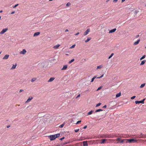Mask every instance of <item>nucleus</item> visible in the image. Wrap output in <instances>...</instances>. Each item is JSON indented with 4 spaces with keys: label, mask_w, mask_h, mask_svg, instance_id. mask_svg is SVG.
<instances>
[{
    "label": "nucleus",
    "mask_w": 146,
    "mask_h": 146,
    "mask_svg": "<svg viewBox=\"0 0 146 146\" xmlns=\"http://www.w3.org/2000/svg\"><path fill=\"white\" fill-rule=\"evenodd\" d=\"M60 135V133H58L54 135L48 136V137L50 139V140L52 141L55 140L56 138L59 137Z\"/></svg>",
    "instance_id": "obj_1"
},
{
    "label": "nucleus",
    "mask_w": 146,
    "mask_h": 146,
    "mask_svg": "<svg viewBox=\"0 0 146 146\" xmlns=\"http://www.w3.org/2000/svg\"><path fill=\"white\" fill-rule=\"evenodd\" d=\"M139 140H137L134 139H127V141H126V143L128 142L129 143H132V142H137Z\"/></svg>",
    "instance_id": "obj_2"
},
{
    "label": "nucleus",
    "mask_w": 146,
    "mask_h": 146,
    "mask_svg": "<svg viewBox=\"0 0 146 146\" xmlns=\"http://www.w3.org/2000/svg\"><path fill=\"white\" fill-rule=\"evenodd\" d=\"M103 137L106 138H113V134H106L104 135Z\"/></svg>",
    "instance_id": "obj_3"
},
{
    "label": "nucleus",
    "mask_w": 146,
    "mask_h": 146,
    "mask_svg": "<svg viewBox=\"0 0 146 146\" xmlns=\"http://www.w3.org/2000/svg\"><path fill=\"white\" fill-rule=\"evenodd\" d=\"M145 100V99H144L143 100L141 101H135V103L136 104L140 103L144 104Z\"/></svg>",
    "instance_id": "obj_4"
},
{
    "label": "nucleus",
    "mask_w": 146,
    "mask_h": 146,
    "mask_svg": "<svg viewBox=\"0 0 146 146\" xmlns=\"http://www.w3.org/2000/svg\"><path fill=\"white\" fill-rule=\"evenodd\" d=\"M8 30L7 28L3 29L0 32V34H3L6 32Z\"/></svg>",
    "instance_id": "obj_5"
},
{
    "label": "nucleus",
    "mask_w": 146,
    "mask_h": 146,
    "mask_svg": "<svg viewBox=\"0 0 146 146\" xmlns=\"http://www.w3.org/2000/svg\"><path fill=\"white\" fill-rule=\"evenodd\" d=\"M90 31V29H87L84 33V35L85 36L87 35L88 33Z\"/></svg>",
    "instance_id": "obj_6"
},
{
    "label": "nucleus",
    "mask_w": 146,
    "mask_h": 146,
    "mask_svg": "<svg viewBox=\"0 0 146 146\" xmlns=\"http://www.w3.org/2000/svg\"><path fill=\"white\" fill-rule=\"evenodd\" d=\"M27 52V51L25 49H23L22 51H21L20 52V54H26Z\"/></svg>",
    "instance_id": "obj_7"
},
{
    "label": "nucleus",
    "mask_w": 146,
    "mask_h": 146,
    "mask_svg": "<svg viewBox=\"0 0 146 146\" xmlns=\"http://www.w3.org/2000/svg\"><path fill=\"white\" fill-rule=\"evenodd\" d=\"M33 97H29L27 101L25 102V103H27L29 102L32 99Z\"/></svg>",
    "instance_id": "obj_8"
},
{
    "label": "nucleus",
    "mask_w": 146,
    "mask_h": 146,
    "mask_svg": "<svg viewBox=\"0 0 146 146\" xmlns=\"http://www.w3.org/2000/svg\"><path fill=\"white\" fill-rule=\"evenodd\" d=\"M9 55L8 54H6L3 58V60H6L8 58Z\"/></svg>",
    "instance_id": "obj_9"
},
{
    "label": "nucleus",
    "mask_w": 146,
    "mask_h": 146,
    "mask_svg": "<svg viewBox=\"0 0 146 146\" xmlns=\"http://www.w3.org/2000/svg\"><path fill=\"white\" fill-rule=\"evenodd\" d=\"M107 140L105 139H102L100 140L101 142H100V144H104L105 143V141H106Z\"/></svg>",
    "instance_id": "obj_10"
},
{
    "label": "nucleus",
    "mask_w": 146,
    "mask_h": 146,
    "mask_svg": "<svg viewBox=\"0 0 146 146\" xmlns=\"http://www.w3.org/2000/svg\"><path fill=\"white\" fill-rule=\"evenodd\" d=\"M125 141L126 142L127 141V139H122L120 141V142H119V141H117V143H123L124 141Z\"/></svg>",
    "instance_id": "obj_11"
},
{
    "label": "nucleus",
    "mask_w": 146,
    "mask_h": 146,
    "mask_svg": "<svg viewBox=\"0 0 146 146\" xmlns=\"http://www.w3.org/2000/svg\"><path fill=\"white\" fill-rule=\"evenodd\" d=\"M83 146H88L87 141H84L83 142Z\"/></svg>",
    "instance_id": "obj_12"
},
{
    "label": "nucleus",
    "mask_w": 146,
    "mask_h": 146,
    "mask_svg": "<svg viewBox=\"0 0 146 146\" xmlns=\"http://www.w3.org/2000/svg\"><path fill=\"white\" fill-rule=\"evenodd\" d=\"M140 135L141 136V138L146 137V135L143 134L142 133H140Z\"/></svg>",
    "instance_id": "obj_13"
},
{
    "label": "nucleus",
    "mask_w": 146,
    "mask_h": 146,
    "mask_svg": "<svg viewBox=\"0 0 146 146\" xmlns=\"http://www.w3.org/2000/svg\"><path fill=\"white\" fill-rule=\"evenodd\" d=\"M40 34V32H36L33 35V36H38Z\"/></svg>",
    "instance_id": "obj_14"
},
{
    "label": "nucleus",
    "mask_w": 146,
    "mask_h": 146,
    "mask_svg": "<svg viewBox=\"0 0 146 146\" xmlns=\"http://www.w3.org/2000/svg\"><path fill=\"white\" fill-rule=\"evenodd\" d=\"M68 67V65H65L64 66L63 68H62L61 70H65L67 69Z\"/></svg>",
    "instance_id": "obj_15"
},
{
    "label": "nucleus",
    "mask_w": 146,
    "mask_h": 146,
    "mask_svg": "<svg viewBox=\"0 0 146 146\" xmlns=\"http://www.w3.org/2000/svg\"><path fill=\"white\" fill-rule=\"evenodd\" d=\"M116 30V28L114 29H112L110 31L109 33H111L114 32H115Z\"/></svg>",
    "instance_id": "obj_16"
},
{
    "label": "nucleus",
    "mask_w": 146,
    "mask_h": 146,
    "mask_svg": "<svg viewBox=\"0 0 146 146\" xmlns=\"http://www.w3.org/2000/svg\"><path fill=\"white\" fill-rule=\"evenodd\" d=\"M17 66V64H16L15 65H13L12 67L11 68V70H13L16 68V66Z\"/></svg>",
    "instance_id": "obj_17"
},
{
    "label": "nucleus",
    "mask_w": 146,
    "mask_h": 146,
    "mask_svg": "<svg viewBox=\"0 0 146 146\" xmlns=\"http://www.w3.org/2000/svg\"><path fill=\"white\" fill-rule=\"evenodd\" d=\"M140 39L138 40L136 42H135L133 43V45H137V44H139V42H140Z\"/></svg>",
    "instance_id": "obj_18"
},
{
    "label": "nucleus",
    "mask_w": 146,
    "mask_h": 146,
    "mask_svg": "<svg viewBox=\"0 0 146 146\" xmlns=\"http://www.w3.org/2000/svg\"><path fill=\"white\" fill-rule=\"evenodd\" d=\"M60 46V44H57L54 46L53 48L55 49L58 48Z\"/></svg>",
    "instance_id": "obj_19"
},
{
    "label": "nucleus",
    "mask_w": 146,
    "mask_h": 146,
    "mask_svg": "<svg viewBox=\"0 0 146 146\" xmlns=\"http://www.w3.org/2000/svg\"><path fill=\"white\" fill-rule=\"evenodd\" d=\"M55 78H51L48 80V82H51Z\"/></svg>",
    "instance_id": "obj_20"
},
{
    "label": "nucleus",
    "mask_w": 146,
    "mask_h": 146,
    "mask_svg": "<svg viewBox=\"0 0 146 146\" xmlns=\"http://www.w3.org/2000/svg\"><path fill=\"white\" fill-rule=\"evenodd\" d=\"M146 62V60H144L142 61L141 62V63L140 64V65H144L145 64V63Z\"/></svg>",
    "instance_id": "obj_21"
},
{
    "label": "nucleus",
    "mask_w": 146,
    "mask_h": 146,
    "mask_svg": "<svg viewBox=\"0 0 146 146\" xmlns=\"http://www.w3.org/2000/svg\"><path fill=\"white\" fill-rule=\"evenodd\" d=\"M121 95V93L120 92L119 93H118V94H117L116 95V98H118L119 97H120Z\"/></svg>",
    "instance_id": "obj_22"
},
{
    "label": "nucleus",
    "mask_w": 146,
    "mask_h": 146,
    "mask_svg": "<svg viewBox=\"0 0 146 146\" xmlns=\"http://www.w3.org/2000/svg\"><path fill=\"white\" fill-rule=\"evenodd\" d=\"M91 39V38H88L85 41L86 42H87L89 41Z\"/></svg>",
    "instance_id": "obj_23"
},
{
    "label": "nucleus",
    "mask_w": 146,
    "mask_h": 146,
    "mask_svg": "<svg viewBox=\"0 0 146 146\" xmlns=\"http://www.w3.org/2000/svg\"><path fill=\"white\" fill-rule=\"evenodd\" d=\"M36 80V78H32L31 80V82H33L35 81Z\"/></svg>",
    "instance_id": "obj_24"
},
{
    "label": "nucleus",
    "mask_w": 146,
    "mask_h": 146,
    "mask_svg": "<svg viewBox=\"0 0 146 146\" xmlns=\"http://www.w3.org/2000/svg\"><path fill=\"white\" fill-rule=\"evenodd\" d=\"M96 78V76H94V77H93V78H92V80H91V82H93L94 81V79H95V78Z\"/></svg>",
    "instance_id": "obj_25"
},
{
    "label": "nucleus",
    "mask_w": 146,
    "mask_h": 146,
    "mask_svg": "<svg viewBox=\"0 0 146 146\" xmlns=\"http://www.w3.org/2000/svg\"><path fill=\"white\" fill-rule=\"evenodd\" d=\"M93 110H91L88 113V115H90L92 114V113L93 112Z\"/></svg>",
    "instance_id": "obj_26"
},
{
    "label": "nucleus",
    "mask_w": 146,
    "mask_h": 146,
    "mask_svg": "<svg viewBox=\"0 0 146 146\" xmlns=\"http://www.w3.org/2000/svg\"><path fill=\"white\" fill-rule=\"evenodd\" d=\"M103 110L100 109H98L97 110H96V111H95V112H98L100 111H102Z\"/></svg>",
    "instance_id": "obj_27"
},
{
    "label": "nucleus",
    "mask_w": 146,
    "mask_h": 146,
    "mask_svg": "<svg viewBox=\"0 0 146 146\" xmlns=\"http://www.w3.org/2000/svg\"><path fill=\"white\" fill-rule=\"evenodd\" d=\"M146 56L145 55H144L143 56L141 57L140 58V60H141L142 59H144Z\"/></svg>",
    "instance_id": "obj_28"
},
{
    "label": "nucleus",
    "mask_w": 146,
    "mask_h": 146,
    "mask_svg": "<svg viewBox=\"0 0 146 146\" xmlns=\"http://www.w3.org/2000/svg\"><path fill=\"white\" fill-rule=\"evenodd\" d=\"M145 83L142 84L140 86V88H143V87H144L145 86Z\"/></svg>",
    "instance_id": "obj_29"
},
{
    "label": "nucleus",
    "mask_w": 146,
    "mask_h": 146,
    "mask_svg": "<svg viewBox=\"0 0 146 146\" xmlns=\"http://www.w3.org/2000/svg\"><path fill=\"white\" fill-rule=\"evenodd\" d=\"M102 67V65H101L99 66H98L97 67V69H100Z\"/></svg>",
    "instance_id": "obj_30"
},
{
    "label": "nucleus",
    "mask_w": 146,
    "mask_h": 146,
    "mask_svg": "<svg viewBox=\"0 0 146 146\" xmlns=\"http://www.w3.org/2000/svg\"><path fill=\"white\" fill-rule=\"evenodd\" d=\"M74 59H72L69 62V64L71 63H72L73 62H74Z\"/></svg>",
    "instance_id": "obj_31"
},
{
    "label": "nucleus",
    "mask_w": 146,
    "mask_h": 146,
    "mask_svg": "<svg viewBox=\"0 0 146 146\" xmlns=\"http://www.w3.org/2000/svg\"><path fill=\"white\" fill-rule=\"evenodd\" d=\"M70 5H71V3L70 2L66 4V6H68V7L70 6Z\"/></svg>",
    "instance_id": "obj_32"
},
{
    "label": "nucleus",
    "mask_w": 146,
    "mask_h": 146,
    "mask_svg": "<svg viewBox=\"0 0 146 146\" xmlns=\"http://www.w3.org/2000/svg\"><path fill=\"white\" fill-rule=\"evenodd\" d=\"M136 138H141V136H140V135H137L136 136Z\"/></svg>",
    "instance_id": "obj_33"
},
{
    "label": "nucleus",
    "mask_w": 146,
    "mask_h": 146,
    "mask_svg": "<svg viewBox=\"0 0 146 146\" xmlns=\"http://www.w3.org/2000/svg\"><path fill=\"white\" fill-rule=\"evenodd\" d=\"M113 54H114L113 53H112L111 54V55H110V56L109 57L108 59H110V58H111L113 56Z\"/></svg>",
    "instance_id": "obj_34"
},
{
    "label": "nucleus",
    "mask_w": 146,
    "mask_h": 146,
    "mask_svg": "<svg viewBox=\"0 0 146 146\" xmlns=\"http://www.w3.org/2000/svg\"><path fill=\"white\" fill-rule=\"evenodd\" d=\"M75 46H76L75 44L73 45L72 46H71L70 47V49H72V48H74L75 47Z\"/></svg>",
    "instance_id": "obj_35"
},
{
    "label": "nucleus",
    "mask_w": 146,
    "mask_h": 146,
    "mask_svg": "<svg viewBox=\"0 0 146 146\" xmlns=\"http://www.w3.org/2000/svg\"><path fill=\"white\" fill-rule=\"evenodd\" d=\"M68 143L67 142H64V143H61V145L62 146V145H64L66 144H67Z\"/></svg>",
    "instance_id": "obj_36"
},
{
    "label": "nucleus",
    "mask_w": 146,
    "mask_h": 146,
    "mask_svg": "<svg viewBox=\"0 0 146 146\" xmlns=\"http://www.w3.org/2000/svg\"><path fill=\"white\" fill-rule=\"evenodd\" d=\"M101 104V103H99L98 104H97L96 105V107H98L99 106H100Z\"/></svg>",
    "instance_id": "obj_37"
},
{
    "label": "nucleus",
    "mask_w": 146,
    "mask_h": 146,
    "mask_svg": "<svg viewBox=\"0 0 146 146\" xmlns=\"http://www.w3.org/2000/svg\"><path fill=\"white\" fill-rule=\"evenodd\" d=\"M108 140L109 141V142H108V143H111V141H113V140H113V139H109Z\"/></svg>",
    "instance_id": "obj_38"
},
{
    "label": "nucleus",
    "mask_w": 146,
    "mask_h": 146,
    "mask_svg": "<svg viewBox=\"0 0 146 146\" xmlns=\"http://www.w3.org/2000/svg\"><path fill=\"white\" fill-rule=\"evenodd\" d=\"M19 5V4H17L15 5L13 7V8H15L17 6Z\"/></svg>",
    "instance_id": "obj_39"
},
{
    "label": "nucleus",
    "mask_w": 146,
    "mask_h": 146,
    "mask_svg": "<svg viewBox=\"0 0 146 146\" xmlns=\"http://www.w3.org/2000/svg\"><path fill=\"white\" fill-rule=\"evenodd\" d=\"M64 124H62V125H60V126H59V127L60 128H62V127H63V126H64Z\"/></svg>",
    "instance_id": "obj_40"
},
{
    "label": "nucleus",
    "mask_w": 146,
    "mask_h": 146,
    "mask_svg": "<svg viewBox=\"0 0 146 146\" xmlns=\"http://www.w3.org/2000/svg\"><path fill=\"white\" fill-rule=\"evenodd\" d=\"M116 140V141H119L121 140V139L120 138H118Z\"/></svg>",
    "instance_id": "obj_41"
},
{
    "label": "nucleus",
    "mask_w": 146,
    "mask_h": 146,
    "mask_svg": "<svg viewBox=\"0 0 146 146\" xmlns=\"http://www.w3.org/2000/svg\"><path fill=\"white\" fill-rule=\"evenodd\" d=\"M102 88V86H100L97 89V91H98L100 90Z\"/></svg>",
    "instance_id": "obj_42"
},
{
    "label": "nucleus",
    "mask_w": 146,
    "mask_h": 146,
    "mask_svg": "<svg viewBox=\"0 0 146 146\" xmlns=\"http://www.w3.org/2000/svg\"><path fill=\"white\" fill-rule=\"evenodd\" d=\"M136 97V96H134L132 97H131V99H134Z\"/></svg>",
    "instance_id": "obj_43"
},
{
    "label": "nucleus",
    "mask_w": 146,
    "mask_h": 146,
    "mask_svg": "<svg viewBox=\"0 0 146 146\" xmlns=\"http://www.w3.org/2000/svg\"><path fill=\"white\" fill-rule=\"evenodd\" d=\"M79 129H75L74 130V131L75 132H77L79 131Z\"/></svg>",
    "instance_id": "obj_44"
},
{
    "label": "nucleus",
    "mask_w": 146,
    "mask_h": 146,
    "mask_svg": "<svg viewBox=\"0 0 146 146\" xmlns=\"http://www.w3.org/2000/svg\"><path fill=\"white\" fill-rule=\"evenodd\" d=\"M103 76H104V74H103L101 76H100V77H97V78H101Z\"/></svg>",
    "instance_id": "obj_45"
},
{
    "label": "nucleus",
    "mask_w": 146,
    "mask_h": 146,
    "mask_svg": "<svg viewBox=\"0 0 146 146\" xmlns=\"http://www.w3.org/2000/svg\"><path fill=\"white\" fill-rule=\"evenodd\" d=\"M118 0H113V2L114 3H116L117 2Z\"/></svg>",
    "instance_id": "obj_46"
},
{
    "label": "nucleus",
    "mask_w": 146,
    "mask_h": 146,
    "mask_svg": "<svg viewBox=\"0 0 146 146\" xmlns=\"http://www.w3.org/2000/svg\"><path fill=\"white\" fill-rule=\"evenodd\" d=\"M65 138V137H62L60 139V140H63V139H64Z\"/></svg>",
    "instance_id": "obj_47"
},
{
    "label": "nucleus",
    "mask_w": 146,
    "mask_h": 146,
    "mask_svg": "<svg viewBox=\"0 0 146 146\" xmlns=\"http://www.w3.org/2000/svg\"><path fill=\"white\" fill-rule=\"evenodd\" d=\"M81 122V121H78L77 122V123H76V124H79V123H80Z\"/></svg>",
    "instance_id": "obj_48"
},
{
    "label": "nucleus",
    "mask_w": 146,
    "mask_h": 146,
    "mask_svg": "<svg viewBox=\"0 0 146 146\" xmlns=\"http://www.w3.org/2000/svg\"><path fill=\"white\" fill-rule=\"evenodd\" d=\"M23 90L21 89L19 90V92L20 93L21 92H23Z\"/></svg>",
    "instance_id": "obj_49"
},
{
    "label": "nucleus",
    "mask_w": 146,
    "mask_h": 146,
    "mask_svg": "<svg viewBox=\"0 0 146 146\" xmlns=\"http://www.w3.org/2000/svg\"><path fill=\"white\" fill-rule=\"evenodd\" d=\"M79 32H78L75 35H79Z\"/></svg>",
    "instance_id": "obj_50"
},
{
    "label": "nucleus",
    "mask_w": 146,
    "mask_h": 146,
    "mask_svg": "<svg viewBox=\"0 0 146 146\" xmlns=\"http://www.w3.org/2000/svg\"><path fill=\"white\" fill-rule=\"evenodd\" d=\"M80 94H79V95H78V96H77V97H76V98H78V97H80Z\"/></svg>",
    "instance_id": "obj_51"
},
{
    "label": "nucleus",
    "mask_w": 146,
    "mask_h": 146,
    "mask_svg": "<svg viewBox=\"0 0 146 146\" xmlns=\"http://www.w3.org/2000/svg\"><path fill=\"white\" fill-rule=\"evenodd\" d=\"M107 107V106L106 105H105L103 107V108H106Z\"/></svg>",
    "instance_id": "obj_52"
},
{
    "label": "nucleus",
    "mask_w": 146,
    "mask_h": 146,
    "mask_svg": "<svg viewBox=\"0 0 146 146\" xmlns=\"http://www.w3.org/2000/svg\"><path fill=\"white\" fill-rule=\"evenodd\" d=\"M139 35H136V36L135 37H136V38H138V37H139Z\"/></svg>",
    "instance_id": "obj_53"
},
{
    "label": "nucleus",
    "mask_w": 146,
    "mask_h": 146,
    "mask_svg": "<svg viewBox=\"0 0 146 146\" xmlns=\"http://www.w3.org/2000/svg\"><path fill=\"white\" fill-rule=\"evenodd\" d=\"M84 140V139H78L77 140H78V141H82V140Z\"/></svg>",
    "instance_id": "obj_54"
},
{
    "label": "nucleus",
    "mask_w": 146,
    "mask_h": 146,
    "mask_svg": "<svg viewBox=\"0 0 146 146\" xmlns=\"http://www.w3.org/2000/svg\"><path fill=\"white\" fill-rule=\"evenodd\" d=\"M87 127V125H86V126H85L83 128H84V129H85Z\"/></svg>",
    "instance_id": "obj_55"
},
{
    "label": "nucleus",
    "mask_w": 146,
    "mask_h": 146,
    "mask_svg": "<svg viewBox=\"0 0 146 146\" xmlns=\"http://www.w3.org/2000/svg\"><path fill=\"white\" fill-rule=\"evenodd\" d=\"M114 136H116V137H117V136H116V134H113V137Z\"/></svg>",
    "instance_id": "obj_56"
},
{
    "label": "nucleus",
    "mask_w": 146,
    "mask_h": 146,
    "mask_svg": "<svg viewBox=\"0 0 146 146\" xmlns=\"http://www.w3.org/2000/svg\"><path fill=\"white\" fill-rule=\"evenodd\" d=\"M15 11H13L11 13V14H13L15 13Z\"/></svg>",
    "instance_id": "obj_57"
},
{
    "label": "nucleus",
    "mask_w": 146,
    "mask_h": 146,
    "mask_svg": "<svg viewBox=\"0 0 146 146\" xmlns=\"http://www.w3.org/2000/svg\"><path fill=\"white\" fill-rule=\"evenodd\" d=\"M68 29H66L65 31V32H68Z\"/></svg>",
    "instance_id": "obj_58"
},
{
    "label": "nucleus",
    "mask_w": 146,
    "mask_h": 146,
    "mask_svg": "<svg viewBox=\"0 0 146 146\" xmlns=\"http://www.w3.org/2000/svg\"><path fill=\"white\" fill-rule=\"evenodd\" d=\"M10 127V125H8L7 126V128H9Z\"/></svg>",
    "instance_id": "obj_59"
},
{
    "label": "nucleus",
    "mask_w": 146,
    "mask_h": 146,
    "mask_svg": "<svg viewBox=\"0 0 146 146\" xmlns=\"http://www.w3.org/2000/svg\"><path fill=\"white\" fill-rule=\"evenodd\" d=\"M125 0H121V3H123L124 2Z\"/></svg>",
    "instance_id": "obj_60"
},
{
    "label": "nucleus",
    "mask_w": 146,
    "mask_h": 146,
    "mask_svg": "<svg viewBox=\"0 0 146 146\" xmlns=\"http://www.w3.org/2000/svg\"><path fill=\"white\" fill-rule=\"evenodd\" d=\"M110 0H107L106 1V3H108Z\"/></svg>",
    "instance_id": "obj_61"
},
{
    "label": "nucleus",
    "mask_w": 146,
    "mask_h": 146,
    "mask_svg": "<svg viewBox=\"0 0 146 146\" xmlns=\"http://www.w3.org/2000/svg\"><path fill=\"white\" fill-rule=\"evenodd\" d=\"M60 146V145L58 144V145H55V146Z\"/></svg>",
    "instance_id": "obj_62"
},
{
    "label": "nucleus",
    "mask_w": 146,
    "mask_h": 146,
    "mask_svg": "<svg viewBox=\"0 0 146 146\" xmlns=\"http://www.w3.org/2000/svg\"><path fill=\"white\" fill-rule=\"evenodd\" d=\"M2 12H3V11L2 10L0 11V13H2Z\"/></svg>",
    "instance_id": "obj_63"
},
{
    "label": "nucleus",
    "mask_w": 146,
    "mask_h": 146,
    "mask_svg": "<svg viewBox=\"0 0 146 146\" xmlns=\"http://www.w3.org/2000/svg\"><path fill=\"white\" fill-rule=\"evenodd\" d=\"M138 13V12H137V11H135V13Z\"/></svg>",
    "instance_id": "obj_64"
}]
</instances>
